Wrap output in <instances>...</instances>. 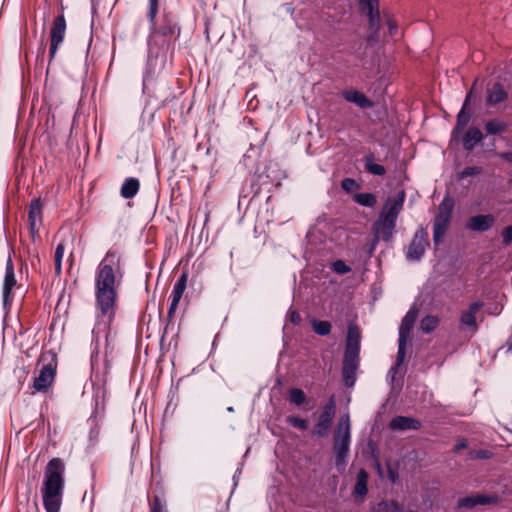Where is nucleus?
Instances as JSON below:
<instances>
[{
    "label": "nucleus",
    "instance_id": "25",
    "mask_svg": "<svg viewBox=\"0 0 512 512\" xmlns=\"http://www.w3.org/2000/svg\"><path fill=\"white\" fill-rule=\"evenodd\" d=\"M367 480L368 474L363 470L359 471L356 484L354 485V503L357 501H362L364 496L367 494Z\"/></svg>",
    "mask_w": 512,
    "mask_h": 512
},
{
    "label": "nucleus",
    "instance_id": "53",
    "mask_svg": "<svg viewBox=\"0 0 512 512\" xmlns=\"http://www.w3.org/2000/svg\"><path fill=\"white\" fill-rule=\"evenodd\" d=\"M44 51H45V48H44V46H43V42H42V43H41V47H40V49H39V52H41V53L43 54V53H44Z\"/></svg>",
    "mask_w": 512,
    "mask_h": 512
},
{
    "label": "nucleus",
    "instance_id": "28",
    "mask_svg": "<svg viewBox=\"0 0 512 512\" xmlns=\"http://www.w3.org/2000/svg\"><path fill=\"white\" fill-rule=\"evenodd\" d=\"M385 23L387 26L389 36L393 37L398 32V24L394 17V15L388 11H383L381 13V25Z\"/></svg>",
    "mask_w": 512,
    "mask_h": 512
},
{
    "label": "nucleus",
    "instance_id": "19",
    "mask_svg": "<svg viewBox=\"0 0 512 512\" xmlns=\"http://www.w3.org/2000/svg\"><path fill=\"white\" fill-rule=\"evenodd\" d=\"M354 105L362 109L365 115L372 120L379 117V103L369 99L361 92L354 91Z\"/></svg>",
    "mask_w": 512,
    "mask_h": 512
},
{
    "label": "nucleus",
    "instance_id": "44",
    "mask_svg": "<svg viewBox=\"0 0 512 512\" xmlns=\"http://www.w3.org/2000/svg\"><path fill=\"white\" fill-rule=\"evenodd\" d=\"M288 319L294 325H298L301 322L300 314L296 310H289Z\"/></svg>",
    "mask_w": 512,
    "mask_h": 512
},
{
    "label": "nucleus",
    "instance_id": "18",
    "mask_svg": "<svg viewBox=\"0 0 512 512\" xmlns=\"http://www.w3.org/2000/svg\"><path fill=\"white\" fill-rule=\"evenodd\" d=\"M42 210L43 203L40 198H34L31 200L29 204L28 211V222H29V230L30 236L32 240H35V236L38 233L37 223H42Z\"/></svg>",
    "mask_w": 512,
    "mask_h": 512
},
{
    "label": "nucleus",
    "instance_id": "13",
    "mask_svg": "<svg viewBox=\"0 0 512 512\" xmlns=\"http://www.w3.org/2000/svg\"><path fill=\"white\" fill-rule=\"evenodd\" d=\"M342 374L345 385L352 387V319L346 321V345Z\"/></svg>",
    "mask_w": 512,
    "mask_h": 512
},
{
    "label": "nucleus",
    "instance_id": "33",
    "mask_svg": "<svg viewBox=\"0 0 512 512\" xmlns=\"http://www.w3.org/2000/svg\"><path fill=\"white\" fill-rule=\"evenodd\" d=\"M365 169L373 175L381 176L385 174L384 166L374 163L370 156L365 158Z\"/></svg>",
    "mask_w": 512,
    "mask_h": 512
},
{
    "label": "nucleus",
    "instance_id": "30",
    "mask_svg": "<svg viewBox=\"0 0 512 512\" xmlns=\"http://www.w3.org/2000/svg\"><path fill=\"white\" fill-rule=\"evenodd\" d=\"M313 331L319 336H327L331 332V323L326 320L313 318L311 320Z\"/></svg>",
    "mask_w": 512,
    "mask_h": 512
},
{
    "label": "nucleus",
    "instance_id": "17",
    "mask_svg": "<svg viewBox=\"0 0 512 512\" xmlns=\"http://www.w3.org/2000/svg\"><path fill=\"white\" fill-rule=\"evenodd\" d=\"M428 246V234L423 229L416 232L407 251V257L410 260H419Z\"/></svg>",
    "mask_w": 512,
    "mask_h": 512
},
{
    "label": "nucleus",
    "instance_id": "16",
    "mask_svg": "<svg viewBox=\"0 0 512 512\" xmlns=\"http://www.w3.org/2000/svg\"><path fill=\"white\" fill-rule=\"evenodd\" d=\"M56 374V364H44L39 371V375L35 377L33 388L38 392H46L54 381Z\"/></svg>",
    "mask_w": 512,
    "mask_h": 512
},
{
    "label": "nucleus",
    "instance_id": "2",
    "mask_svg": "<svg viewBox=\"0 0 512 512\" xmlns=\"http://www.w3.org/2000/svg\"><path fill=\"white\" fill-rule=\"evenodd\" d=\"M65 465L60 458H52L44 472L41 488L43 505L46 512H59L64 494Z\"/></svg>",
    "mask_w": 512,
    "mask_h": 512
},
{
    "label": "nucleus",
    "instance_id": "50",
    "mask_svg": "<svg viewBox=\"0 0 512 512\" xmlns=\"http://www.w3.org/2000/svg\"><path fill=\"white\" fill-rule=\"evenodd\" d=\"M341 94L348 102H352V89H346Z\"/></svg>",
    "mask_w": 512,
    "mask_h": 512
},
{
    "label": "nucleus",
    "instance_id": "4",
    "mask_svg": "<svg viewBox=\"0 0 512 512\" xmlns=\"http://www.w3.org/2000/svg\"><path fill=\"white\" fill-rule=\"evenodd\" d=\"M404 192L396 198H389L385 203L378 220L374 224V233L377 239L388 241L394 232L396 220L403 208Z\"/></svg>",
    "mask_w": 512,
    "mask_h": 512
},
{
    "label": "nucleus",
    "instance_id": "26",
    "mask_svg": "<svg viewBox=\"0 0 512 512\" xmlns=\"http://www.w3.org/2000/svg\"><path fill=\"white\" fill-rule=\"evenodd\" d=\"M481 307H482L481 303H478V302L472 303L469 306V308L462 313L461 323L465 326L472 328L473 330H476V328H477L476 313L480 310Z\"/></svg>",
    "mask_w": 512,
    "mask_h": 512
},
{
    "label": "nucleus",
    "instance_id": "48",
    "mask_svg": "<svg viewBox=\"0 0 512 512\" xmlns=\"http://www.w3.org/2000/svg\"><path fill=\"white\" fill-rule=\"evenodd\" d=\"M353 347H354V370L356 369V356H357V353H358V350H359V344H358V340H357V337H356V332L354 331V344H353Z\"/></svg>",
    "mask_w": 512,
    "mask_h": 512
},
{
    "label": "nucleus",
    "instance_id": "36",
    "mask_svg": "<svg viewBox=\"0 0 512 512\" xmlns=\"http://www.w3.org/2000/svg\"><path fill=\"white\" fill-rule=\"evenodd\" d=\"M489 498L485 496H476V497H468L461 499L459 505L462 507H472L477 504H486L489 503Z\"/></svg>",
    "mask_w": 512,
    "mask_h": 512
},
{
    "label": "nucleus",
    "instance_id": "40",
    "mask_svg": "<svg viewBox=\"0 0 512 512\" xmlns=\"http://www.w3.org/2000/svg\"><path fill=\"white\" fill-rule=\"evenodd\" d=\"M332 270L339 274H345L351 270V268L343 261V260H336L332 263Z\"/></svg>",
    "mask_w": 512,
    "mask_h": 512
},
{
    "label": "nucleus",
    "instance_id": "37",
    "mask_svg": "<svg viewBox=\"0 0 512 512\" xmlns=\"http://www.w3.org/2000/svg\"><path fill=\"white\" fill-rule=\"evenodd\" d=\"M290 401L297 406H300L306 402L305 393L299 388H292L290 390Z\"/></svg>",
    "mask_w": 512,
    "mask_h": 512
},
{
    "label": "nucleus",
    "instance_id": "6",
    "mask_svg": "<svg viewBox=\"0 0 512 512\" xmlns=\"http://www.w3.org/2000/svg\"><path fill=\"white\" fill-rule=\"evenodd\" d=\"M350 446V415H341L334 434L335 467L342 473L347 465V457Z\"/></svg>",
    "mask_w": 512,
    "mask_h": 512
},
{
    "label": "nucleus",
    "instance_id": "1",
    "mask_svg": "<svg viewBox=\"0 0 512 512\" xmlns=\"http://www.w3.org/2000/svg\"><path fill=\"white\" fill-rule=\"evenodd\" d=\"M121 257L109 250L95 273L96 323L92 329L91 381L94 387L104 388L110 378L113 347L110 346L111 324L117 310L116 280L121 278Z\"/></svg>",
    "mask_w": 512,
    "mask_h": 512
},
{
    "label": "nucleus",
    "instance_id": "7",
    "mask_svg": "<svg viewBox=\"0 0 512 512\" xmlns=\"http://www.w3.org/2000/svg\"><path fill=\"white\" fill-rule=\"evenodd\" d=\"M167 62V54L155 50V48H147V61L142 78V92L143 94H150L151 87L155 83L160 71L164 68Z\"/></svg>",
    "mask_w": 512,
    "mask_h": 512
},
{
    "label": "nucleus",
    "instance_id": "45",
    "mask_svg": "<svg viewBox=\"0 0 512 512\" xmlns=\"http://www.w3.org/2000/svg\"><path fill=\"white\" fill-rule=\"evenodd\" d=\"M503 243L508 245L512 241V226L506 227L502 232Z\"/></svg>",
    "mask_w": 512,
    "mask_h": 512
},
{
    "label": "nucleus",
    "instance_id": "38",
    "mask_svg": "<svg viewBox=\"0 0 512 512\" xmlns=\"http://www.w3.org/2000/svg\"><path fill=\"white\" fill-rule=\"evenodd\" d=\"M485 129L489 134H498L504 131L505 124L497 120H492L486 124Z\"/></svg>",
    "mask_w": 512,
    "mask_h": 512
},
{
    "label": "nucleus",
    "instance_id": "10",
    "mask_svg": "<svg viewBox=\"0 0 512 512\" xmlns=\"http://www.w3.org/2000/svg\"><path fill=\"white\" fill-rule=\"evenodd\" d=\"M418 316V308L413 305L402 320L399 328V347L397 353V365H400L405 358V345L410 340V332Z\"/></svg>",
    "mask_w": 512,
    "mask_h": 512
},
{
    "label": "nucleus",
    "instance_id": "52",
    "mask_svg": "<svg viewBox=\"0 0 512 512\" xmlns=\"http://www.w3.org/2000/svg\"><path fill=\"white\" fill-rule=\"evenodd\" d=\"M466 447V443L464 441H461L459 442L456 446H455V450L456 451H459L460 449L462 448H465Z\"/></svg>",
    "mask_w": 512,
    "mask_h": 512
},
{
    "label": "nucleus",
    "instance_id": "29",
    "mask_svg": "<svg viewBox=\"0 0 512 512\" xmlns=\"http://www.w3.org/2000/svg\"><path fill=\"white\" fill-rule=\"evenodd\" d=\"M506 98V92L499 84H494L488 91V102L497 104Z\"/></svg>",
    "mask_w": 512,
    "mask_h": 512
},
{
    "label": "nucleus",
    "instance_id": "21",
    "mask_svg": "<svg viewBox=\"0 0 512 512\" xmlns=\"http://www.w3.org/2000/svg\"><path fill=\"white\" fill-rule=\"evenodd\" d=\"M495 219L492 215H476L469 219L466 227L472 231H486L494 223Z\"/></svg>",
    "mask_w": 512,
    "mask_h": 512
},
{
    "label": "nucleus",
    "instance_id": "32",
    "mask_svg": "<svg viewBox=\"0 0 512 512\" xmlns=\"http://www.w3.org/2000/svg\"><path fill=\"white\" fill-rule=\"evenodd\" d=\"M88 423L90 424L89 440L90 442H96L100 433V426L97 420L96 412L92 413V415L89 417Z\"/></svg>",
    "mask_w": 512,
    "mask_h": 512
},
{
    "label": "nucleus",
    "instance_id": "43",
    "mask_svg": "<svg viewBox=\"0 0 512 512\" xmlns=\"http://www.w3.org/2000/svg\"><path fill=\"white\" fill-rule=\"evenodd\" d=\"M480 173V168L478 167H467L460 173V178H465L468 176L476 175Z\"/></svg>",
    "mask_w": 512,
    "mask_h": 512
},
{
    "label": "nucleus",
    "instance_id": "3",
    "mask_svg": "<svg viewBox=\"0 0 512 512\" xmlns=\"http://www.w3.org/2000/svg\"><path fill=\"white\" fill-rule=\"evenodd\" d=\"M358 15L366 22V41L368 45H380L381 34V11L379 0H356Z\"/></svg>",
    "mask_w": 512,
    "mask_h": 512
},
{
    "label": "nucleus",
    "instance_id": "35",
    "mask_svg": "<svg viewBox=\"0 0 512 512\" xmlns=\"http://www.w3.org/2000/svg\"><path fill=\"white\" fill-rule=\"evenodd\" d=\"M150 512H168L165 500L159 496L154 495L150 501Z\"/></svg>",
    "mask_w": 512,
    "mask_h": 512
},
{
    "label": "nucleus",
    "instance_id": "9",
    "mask_svg": "<svg viewBox=\"0 0 512 512\" xmlns=\"http://www.w3.org/2000/svg\"><path fill=\"white\" fill-rule=\"evenodd\" d=\"M336 414V402L332 396L324 405L318 420L313 429V435L323 438L327 437L332 429L334 417Z\"/></svg>",
    "mask_w": 512,
    "mask_h": 512
},
{
    "label": "nucleus",
    "instance_id": "14",
    "mask_svg": "<svg viewBox=\"0 0 512 512\" xmlns=\"http://www.w3.org/2000/svg\"><path fill=\"white\" fill-rule=\"evenodd\" d=\"M16 285V277H15V270H14V264L9 256L6 262L5 267V276L3 281V288H2V302H3V308L9 309L12 302V290L14 286Z\"/></svg>",
    "mask_w": 512,
    "mask_h": 512
},
{
    "label": "nucleus",
    "instance_id": "23",
    "mask_svg": "<svg viewBox=\"0 0 512 512\" xmlns=\"http://www.w3.org/2000/svg\"><path fill=\"white\" fill-rule=\"evenodd\" d=\"M379 511L381 512H422L420 507H405L397 501H383L379 504Z\"/></svg>",
    "mask_w": 512,
    "mask_h": 512
},
{
    "label": "nucleus",
    "instance_id": "51",
    "mask_svg": "<svg viewBox=\"0 0 512 512\" xmlns=\"http://www.w3.org/2000/svg\"><path fill=\"white\" fill-rule=\"evenodd\" d=\"M55 262V272L57 275L61 274L62 270V260L54 259Z\"/></svg>",
    "mask_w": 512,
    "mask_h": 512
},
{
    "label": "nucleus",
    "instance_id": "42",
    "mask_svg": "<svg viewBox=\"0 0 512 512\" xmlns=\"http://www.w3.org/2000/svg\"><path fill=\"white\" fill-rule=\"evenodd\" d=\"M470 95L467 96L462 110L458 114V126L465 125L468 122L469 116L465 113V109L468 103Z\"/></svg>",
    "mask_w": 512,
    "mask_h": 512
},
{
    "label": "nucleus",
    "instance_id": "34",
    "mask_svg": "<svg viewBox=\"0 0 512 512\" xmlns=\"http://www.w3.org/2000/svg\"><path fill=\"white\" fill-rule=\"evenodd\" d=\"M439 324V319L436 316H426L421 321V330L424 333L432 332Z\"/></svg>",
    "mask_w": 512,
    "mask_h": 512
},
{
    "label": "nucleus",
    "instance_id": "27",
    "mask_svg": "<svg viewBox=\"0 0 512 512\" xmlns=\"http://www.w3.org/2000/svg\"><path fill=\"white\" fill-rule=\"evenodd\" d=\"M482 139V133L477 128H471L467 131L464 140L463 145L465 149L472 150L475 145L480 142Z\"/></svg>",
    "mask_w": 512,
    "mask_h": 512
},
{
    "label": "nucleus",
    "instance_id": "15",
    "mask_svg": "<svg viewBox=\"0 0 512 512\" xmlns=\"http://www.w3.org/2000/svg\"><path fill=\"white\" fill-rule=\"evenodd\" d=\"M258 183L260 186H275L276 188L281 185V180L286 178L284 171L278 168V164L270 162L265 167V171L258 175Z\"/></svg>",
    "mask_w": 512,
    "mask_h": 512
},
{
    "label": "nucleus",
    "instance_id": "46",
    "mask_svg": "<svg viewBox=\"0 0 512 512\" xmlns=\"http://www.w3.org/2000/svg\"><path fill=\"white\" fill-rule=\"evenodd\" d=\"M61 44L59 43H55V42H50V47H49V62H51L53 60V58L55 57L56 53H57V50L59 48Z\"/></svg>",
    "mask_w": 512,
    "mask_h": 512
},
{
    "label": "nucleus",
    "instance_id": "24",
    "mask_svg": "<svg viewBox=\"0 0 512 512\" xmlns=\"http://www.w3.org/2000/svg\"><path fill=\"white\" fill-rule=\"evenodd\" d=\"M140 189V182L135 177H128L124 180L122 183L121 189H120V195L124 199H131L138 193Z\"/></svg>",
    "mask_w": 512,
    "mask_h": 512
},
{
    "label": "nucleus",
    "instance_id": "57",
    "mask_svg": "<svg viewBox=\"0 0 512 512\" xmlns=\"http://www.w3.org/2000/svg\"><path fill=\"white\" fill-rule=\"evenodd\" d=\"M246 196H243L242 194L239 195V198H245Z\"/></svg>",
    "mask_w": 512,
    "mask_h": 512
},
{
    "label": "nucleus",
    "instance_id": "12",
    "mask_svg": "<svg viewBox=\"0 0 512 512\" xmlns=\"http://www.w3.org/2000/svg\"><path fill=\"white\" fill-rule=\"evenodd\" d=\"M187 278L188 275L186 272H183L180 277L177 279L176 283L173 286L171 301L167 312V323L164 327L163 334H167L169 330V325L171 323V319L178 307V304L183 296V293L187 286Z\"/></svg>",
    "mask_w": 512,
    "mask_h": 512
},
{
    "label": "nucleus",
    "instance_id": "11",
    "mask_svg": "<svg viewBox=\"0 0 512 512\" xmlns=\"http://www.w3.org/2000/svg\"><path fill=\"white\" fill-rule=\"evenodd\" d=\"M351 165L352 156L347 155L345 159L337 165L332 175L333 184L337 185V183H340L342 190L347 194L352 193Z\"/></svg>",
    "mask_w": 512,
    "mask_h": 512
},
{
    "label": "nucleus",
    "instance_id": "22",
    "mask_svg": "<svg viewBox=\"0 0 512 512\" xmlns=\"http://www.w3.org/2000/svg\"><path fill=\"white\" fill-rule=\"evenodd\" d=\"M66 32V21L64 15H58L54 18L50 31L51 42L62 44Z\"/></svg>",
    "mask_w": 512,
    "mask_h": 512
},
{
    "label": "nucleus",
    "instance_id": "8",
    "mask_svg": "<svg viewBox=\"0 0 512 512\" xmlns=\"http://www.w3.org/2000/svg\"><path fill=\"white\" fill-rule=\"evenodd\" d=\"M453 200L446 196L439 205L438 213L433 223V240L435 245L441 243L449 226L453 211Z\"/></svg>",
    "mask_w": 512,
    "mask_h": 512
},
{
    "label": "nucleus",
    "instance_id": "54",
    "mask_svg": "<svg viewBox=\"0 0 512 512\" xmlns=\"http://www.w3.org/2000/svg\"><path fill=\"white\" fill-rule=\"evenodd\" d=\"M227 411L230 412V413L234 412V408L232 406H229V407H227Z\"/></svg>",
    "mask_w": 512,
    "mask_h": 512
},
{
    "label": "nucleus",
    "instance_id": "39",
    "mask_svg": "<svg viewBox=\"0 0 512 512\" xmlns=\"http://www.w3.org/2000/svg\"><path fill=\"white\" fill-rule=\"evenodd\" d=\"M286 421L291 426L298 428L300 430H303V431L306 430L308 427L307 420L300 418L298 416H288Z\"/></svg>",
    "mask_w": 512,
    "mask_h": 512
},
{
    "label": "nucleus",
    "instance_id": "20",
    "mask_svg": "<svg viewBox=\"0 0 512 512\" xmlns=\"http://www.w3.org/2000/svg\"><path fill=\"white\" fill-rule=\"evenodd\" d=\"M420 427L419 421L412 417L397 416L389 423V428L395 432H402L406 430H416Z\"/></svg>",
    "mask_w": 512,
    "mask_h": 512
},
{
    "label": "nucleus",
    "instance_id": "5",
    "mask_svg": "<svg viewBox=\"0 0 512 512\" xmlns=\"http://www.w3.org/2000/svg\"><path fill=\"white\" fill-rule=\"evenodd\" d=\"M151 29L152 30L147 41V47H154L156 51L159 50L165 54H167L168 50L174 45L175 41L180 36V27L178 23L168 16L164 17L162 24L158 28L154 25L151 26Z\"/></svg>",
    "mask_w": 512,
    "mask_h": 512
},
{
    "label": "nucleus",
    "instance_id": "47",
    "mask_svg": "<svg viewBox=\"0 0 512 512\" xmlns=\"http://www.w3.org/2000/svg\"><path fill=\"white\" fill-rule=\"evenodd\" d=\"M65 247L63 243H59L55 249V259L62 260L64 256Z\"/></svg>",
    "mask_w": 512,
    "mask_h": 512
},
{
    "label": "nucleus",
    "instance_id": "49",
    "mask_svg": "<svg viewBox=\"0 0 512 512\" xmlns=\"http://www.w3.org/2000/svg\"><path fill=\"white\" fill-rule=\"evenodd\" d=\"M242 473V467H238L233 475V482H234V488L237 486L238 484V479L240 477Z\"/></svg>",
    "mask_w": 512,
    "mask_h": 512
},
{
    "label": "nucleus",
    "instance_id": "31",
    "mask_svg": "<svg viewBox=\"0 0 512 512\" xmlns=\"http://www.w3.org/2000/svg\"><path fill=\"white\" fill-rule=\"evenodd\" d=\"M354 201L365 207H374L377 203V198L373 193H357L354 194Z\"/></svg>",
    "mask_w": 512,
    "mask_h": 512
},
{
    "label": "nucleus",
    "instance_id": "55",
    "mask_svg": "<svg viewBox=\"0 0 512 512\" xmlns=\"http://www.w3.org/2000/svg\"><path fill=\"white\" fill-rule=\"evenodd\" d=\"M505 157H506L508 160H511V161H512V154L505 155Z\"/></svg>",
    "mask_w": 512,
    "mask_h": 512
},
{
    "label": "nucleus",
    "instance_id": "41",
    "mask_svg": "<svg viewBox=\"0 0 512 512\" xmlns=\"http://www.w3.org/2000/svg\"><path fill=\"white\" fill-rule=\"evenodd\" d=\"M158 12V0H149L148 18L151 26H154L156 15Z\"/></svg>",
    "mask_w": 512,
    "mask_h": 512
},
{
    "label": "nucleus",
    "instance_id": "56",
    "mask_svg": "<svg viewBox=\"0 0 512 512\" xmlns=\"http://www.w3.org/2000/svg\"><path fill=\"white\" fill-rule=\"evenodd\" d=\"M508 350L512 351V342L510 343Z\"/></svg>",
    "mask_w": 512,
    "mask_h": 512
}]
</instances>
